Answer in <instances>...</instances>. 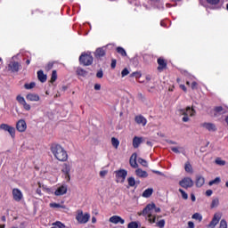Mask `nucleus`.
I'll list each match as a JSON object with an SVG mask.
<instances>
[{
	"instance_id": "obj_1",
	"label": "nucleus",
	"mask_w": 228,
	"mask_h": 228,
	"mask_svg": "<svg viewBox=\"0 0 228 228\" xmlns=\"http://www.w3.org/2000/svg\"><path fill=\"white\" fill-rule=\"evenodd\" d=\"M156 213H161V208L156 207V204L151 203L146 206L142 210V216H146V220L150 224H156L157 227L164 228L165 227V219L156 222L157 219L160 216H157Z\"/></svg>"
},
{
	"instance_id": "obj_2",
	"label": "nucleus",
	"mask_w": 228,
	"mask_h": 228,
	"mask_svg": "<svg viewBox=\"0 0 228 228\" xmlns=\"http://www.w3.org/2000/svg\"><path fill=\"white\" fill-rule=\"evenodd\" d=\"M51 152L53 154L54 158L58 159V161H67V159H69L67 151L60 144H52Z\"/></svg>"
},
{
	"instance_id": "obj_3",
	"label": "nucleus",
	"mask_w": 228,
	"mask_h": 228,
	"mask_svg": "<svg viewBox=\"0 0 228 228\" xmlns=\"http://www.w3.org/2000/svg\"><path fill=\"white\" fill-rule=\"evenodd\" d=\"M179 115H183V122H190V117H195V109L187 107L186 109H180L178 110Z\"/></svg>"
},
{
	"instance_id": "obj_4",
	"label": "nucleus",
	"mask_w": 228,
	"mask_h": 228,
	"mask_svg": "<svg viewBox=\"0 0 228 228\" xmlns=\"http://www.w3.org/2000/svg\"><path fill=\"white\" fill-rule=\"evenodd\" d=\"M79 61L82 65L88 67L94 63V57L90 53H82L79 57Z\"/></svg>"
},
{
	"instance_id": "obj_5",
	"label": "nucleus",
	"mask_w": 228,
	"mask_h": 228,
	"mask_svg": "<svg viewBox=\"0 0 228 228\" xmlns=\"http://www.w3.org/2000/svg\"><path fill=\"white\" fill-rule=\"evenodd\" d=\"M76 220L78 222V224H87V222L90 220V214H84L83 210H78L76 216Z\"/></svg>"
},
{
	"instance_id": "obj_6",
	"label": "nucleus",
	"mask_w": 228,
	"mask_h": 228,
	"mask_svg": "<svg viewBox=\"0 0 228 228\" xmlns=\"http://www.w3.org/2000/svg\"><path fill=\"white\" fill-rule=\"evenodd\" d=\"M194 182L191 177H184L179 182V185L185 190L193 188Z\"/></svg>"
},
{
	"instance_id": "obj_7",
	"label": "nucleus",
	"mask_w": 228,
	"mask_h": 228,
	"mask_svg": "<svg viewBox=\"0 0 228 228\" xmlns=\"http://www.w3.org/2000/svg\"><path fill=\"white\" fill-rule=\"evenodd\" d=\"M16 101H18L19 104L22 106L25 111H29L31 110V105L26 102V99L23 96L18 95Z\"/></svg>"
},
{
	"instance_id": "obj_8",
	"label": "nucleus",
	"mask_w": 228,
	"mask_h": 228,
	"mask_svg": "<svg viewBox=\"0 0 228 228\" xmlns=\"http://www.w3.org/2000/svg\"><path fill=\"white\" fill-rule=\"evenodd\" d=\"M0 129H2V131H7V133H9L12 138H15V127L8 124H1Z\"/></svg>"
},
{
	"instance_id": "obj_9",
	"label": "nucleus",
	"mask_w": 228,
	"mask_h": 228,
	"mask_svg": "<svg viewBox=\"0 0 228 228\" xmlns=\"http://www.w3.org/2000/svg\"><path fill=\"white\" fill-rule=\"evenodd\" d=\"M12 198L15 202H20L24 199V194H22L20 189L14 188L12 189Z\"/></svg>"
},
{
	"instance_id": "obj_10",
	"label": "nucleus",
	"mask_w": 228,
	"mask_h": 228,
	"mask_svg": "<svg viewBox=\"0 0 228 228\" xmlns=\"http://www.w3.org/2000/svg\"><path fill=\"white\" fill-rule=\"evenodd\" d=\"M126 177H127V171L124 169L116 171L117 183H124V181H126Z\"/></svg>"
},
{
	"instance_id": "obj_11",
	"label": "nucleus",
	"mask_w": 228,
	"mask_h": 228,
	"mask_svg": "<svg viewBox=\"0 0 228 228\" xmlns=\"http://www.w3.org/2000/svg\"><path fill=\"white\" fill-rule=\"evenodd\" d=\"M16 129L19 131V133H24L26 129H28V125L26 124V121L24 119H20L16 123Z\"/></svg>"
},
{
	"instance_id": "obj_12",
	"label": "nucleus",
	"mask_w": 228,
	"mask_h": 228,
	"mask_svg": "<svg viewBox=\"0 0 228 228\" xmlns=\"http://www.w3.org/2000/svg\"><path fill=\"white\" fill-rule=\"evenodd\" d=\"M109 222L116 225L117 224H120L121 225H124L126 224V221L122 217H120V216H112L111 217H110Z\"/></svg>"
},
{
	"instance_id": "obj_13",
	"label": "nucleus",
	"mask_w": 228,
	"mask_h": 228,
	"mask_svg": "<svg viewBox=\"0 0 228 228\" xmlns=\"http://www.w3.org/2000/svg\"><path fill=\"white\" fill-rule=\"evenodd\" d=\"M220 218H222L221 214H215L212 221L209 223L208 227L215 228L216 225H218V222H220Z\"/></svg>"
},
{
	"instance_id": "obj_14",
	"label": "nucleus",
	"mask_w": 228,
	"mask_h": 228,
	"mask_svg": "<svg viewBox=\"0 0 228 228\" xmlns=\"http://www.w3.org/2000/svg\"><path fill=\"white\" fill-rule=\"evenodd\" d=\"M19 69H20V64L17 61H11L8 65V70L11 72H19Z\"/></svg>"
},
{
	"instance_id": "obj_15",
	"label": "nucleus",
	"mask_w": 228,
	"mask_h": 228,
	"mask_svg": "<svg viewBox=\"0 0 228 228\" xmlns=\"http://www.w3.org/2000/svg\"><path fill=\"white\" fill-rule=\"evenodd\" d=\"M26 99L30 102H38V101H40V96L37 94H28L26 95Z\"/></svg>"
},
{
	"instance_id": "obj_16",
	"label": "nucleus",
	"mask_w": 228,
	"mask_h": 228,
	"mask_svg": "<svg viewBox=\"0 0 228 228\" xmlns=\"http://www.w3.org/2000/svg\"><path fill=\"white\" fill-rule=\"evenodd\" d=\"M205 183H206V178H204V176H202V175L196 176L195 184H196L197 188H202V186H204Z\"/></svg>"
},
{
	"instance_id": "obj_17",
	"label": "nucleus",
	"mask_w": 228,
	"mask_h": 228,
	"mask_svg": "<svg viewBox=\"0 0 228 228\" xmlns=\"http://www.w3.org/2000/svg\"><path fill=\"white\" fill-rule=\"evenodd\" d=\"M65 193H67V185H61L54 191V195L57 197H60V195H65Z\"/></svg>"
},
{
	"instance_id": "obj_18",
	"label": "nucleus",
	"mask_w": 228,
	"mask_h": 228,
	"mask_svg": "<svg viewBox=\"0 0 228 228\" xmlns=\"http://www.w3.org/2000/svg\"><path fill=\"white\" fill-rule=\"evenodd\" d=\"M200 126L208 131H216V126L213 123H201Z\"/></svg>"
},
{
	"instance_id": "obj_19",
	"label": "nucleus",
	"mask_w": 228,
	"mask_h": 228,
	"mask_svg": "<svg viewBox=\"0 0 228 228\" xmlns=\"http://www.w3.org/2000/svg\"><path fill=\"white\" fill-rule=\"evenodd\" d=\"M136 158H137L136 153H133L132 156L130 157L129 163L133 168H138V163L136 162Z\"/></svg>"
},
{
	"instance_id": "obj_20",
	"label": "nucleus",
	"mask_w": 228,
	"mask_h": 228,
	"mask_svg": "<svg viewBox=\"0 0 228 228\" xmlns=\"http://www.w3.org/2000/svg\"><path fill=\"white\" fill-rule=\"evenodd\" d=\"M135 175L142 179H145V177H149V174L146 171L142 170V168H138L135 170Z\"/></svg>"
},
{
	"instance_id": "obj_21",
	"label": "nucleus",
	"mask_w": 228,
	"mask_h": 228,
	"mask_svg": "<svg viewBox=\"0 0 228 228\" xmlns=\"http://www.w3.org/2000/svg\"><path fill=\"white\" fill-rule=\"evenodd\" d=\"M94 55L96 58H102V56L106 55V48L102 47V48L96 49Z\"/></svg>"
},
{
	"instance_id": "obj_22",
	"label": "nucleus",
	"mask_w": 228,
	"mask_h": 228,
	"mask_svg": "<svg viewBox=\"0 0 228 228\" xmlns=\"http://www.w3.org/2000/svg\"><path fill=\"white\" fill-rule=\"evenodd\" d=\"M158 63H159L158 70L159 72H162L164 69H167V61H165V60H163L162 58L158 59Z\"/></svg>"
},
{
	"instance_id": "obj_23",
	"label": "nucleus",
	"mask_w": 228,
	"mask_h": 228,
	"mask_svg": "<svg viewBox=\"0 0 228 228\" xmlns=\"http://www.w3.org/2000/svg\"><path fill=\"white\" fill-rule=\"evenodd\" d=\"M135 122H136V124H139V126H146L147 125V119L143 116H136Z\"/></svg>"
},
{
	"instance_id": "obj_24",
	"label": "nucleus",
	"mask_w": 228,
	"mask_h": 228,
	"mask_svg": "<svg viewBox=\"0 0 228 228\" xmlns=\"http://www.w3.org/2000/svg\"><path fill=\"white\" fill-rule=\"evenodd\" d=\"M37 77L41 83H45L47 81V75L44 74L43 70L37 71Z\"/></svg>"
},
{
	"instance_id": "obj_25",
	"label": "nucleus",
	"mask_w": 228,
	"mask_h": 228,
	"mask_svg": "<svg viewBox=\"0 0 228 228\" xmlns=\"http://www.w3.org/2000/svg\"><path fill=\"white\" fill-rule=\"evenodd\" d=\"M140 143H142V137L134 136L133 139V147L134 149H138V147H140Z\"/></svg>"
},
{
	"instance_id": "obj_26",
	"label": "nucleus",
	"mask_w": 228,
	"mask_h": 228,
	"mask_svg": "<svg viewBox=\"0 0 228 228\" xmlns=\"http://www.w3.org/2000/svg\"><path fill=\"white\" fill-rule=\"evenodd\" d=\"M152 193H154V189L153 188L146 189L142 192V197H144V199H149V197H151V195H152Z\"/></svg>"
},
{
	"instance_id": "obj_27",
	"label": "nucleus",
	"mask_w": 228,
	"mask_h": 228,
	"mask_svg": "<svg viewBox=\"0 0 228 228\" xmlns=\"http://www.w3.org/2000/svg\"><path fill=\"white\" fill-rule=\"evenodd\" d=\"M215 163L216 165H218V167H225V165H227V162L222 159V158H216Z\"/></svg>"
},
{
	"instance_id": "obj_28",
	"label": "nucleus",
	"mask_w": 228,
	"mask_h": 228,
	"mask_svg": "<svg viewBox=\"0 0 228 228\" xmlns=\"http://www.w3.org/2000/svg\"><path fill=\"white\" fill-rule=\"evenodd\" d=\"M184 170L185 172H187V174H193V167H191V164H190V162L185 163Z\"/></svg>"
},
{
	"instance_id": "obj_29",
	"label": "nucleus",
	"mask_w": 228,
	"mask_h": 228,
	"mask_svg": "<svg viewBox=\"0 0 228 228\" xmlns=\"http://www.w3.org/2000/svg\"><path fill=\"white\" fill-rule=\"evenodd\" d=\"M214 111H215V113H216V114L219 113L220 115H222L224 113H227V110L225 109H224L222 106L216 107L214 109Z\"/></svg>"
},
{
	"instance_id": "obj_30",
	"label": "nucleus",
	"mask_w": 228,
	"mask_h": 228,
	"mask_svg": "<svg viewBox=\"0 0 228 228\" xmlns=\"http://www.w3.org/2000/svg\"><path fill=\"white\" fill-rule=\"evenodd\" d=\"M220 205V200L218 198H214L212 200V203L210 205V208H218V206Z\"/></svg>"
},
{
	"instance_id": "obj_31",
	"label": "nucleus",
	"mask_w": 228,
	"mask_h": 228,
	"mask_svg": "<svg viewBox=\"0 0 228 228\" xmlns=\"http://www.w3.org/2000/svg\"><path fill=\"white\" fill-rule=\"evenodd\" d=\"M111 143L116 149H118V146L120 145V142L115 137L111 138Z\"/></svg>"
},
{
	"instance_id": "obj_32",
	"label": "nucleus",
	"mask_w": 228,
	"mask_h": 228,
	"mask_svg": "<svg viewBox=\"0 0 228 228\" xmlns=\"http://www.w3.org/2000/svg\"><path fill=\"white\" fill-rule=\"evenodd\" d=\"M191 218L193 220H198V222H202V215H200V213L193 214Z\"/></svg>"
},
{
	"instance_id": "obj_33",
	"label": "nucleus",
	"mask_w": 228,
	"mask_h": 228,
	"mask_svg": "<svg viewBox=\"0 0 228 228\" xmlns=\"http://www.w3.org/2000/svg\"><path fill=\"white\" fill-rule=\"evenodd\" d=\"M117 53H118V54H121V56H127V53H126V50L122 47H118Z\"/></svg>"
},
{
	"instance_id": "obj_34",
	"label": "nucleus",
	"mask_w": 228,
	"mask_h": 228,
	"mask_svg": "<svg viewBox=\"0 0 228 228\" xmlns=\"http://www.w3.org/2000/svg\"><path fill=\"white\" fill-rule=\"evenodd\" d=\"M51 228H65V224H63L61 222H56Z\"/></svg>"
},
{
	"instance_id": "obj_35",
	"label": "nucleus",
	"mask_w": 228,
	"mask_h": 228,
	"mask_svg": "<svg viewBox=\"0 0 228 228\" xmlns=\"http://www.w3.org/2000/svg\"><path fill=\"white\" fill-rule=\"evenodd\" d=\"M127 182H128V186H134V184H136V180H134V177H129L127 178Z\"/></svg>"
},
{
	"instance_id": "obj_36",
	"label": "nucleus",
	"mask_w": 228,
	"mask_h": 228,
	"mask_svg": "<svg viewBox=\"0 0 228 228\" xmlns=\"http://www.w3.org/2000/svg\"><path fill=\"white\" fill-rule=\"evenodd\" d=\"M56 79H58V74L56 73V70H53L52 72V77H51V83H54V81H56Z\"/></svg>"
},
{
	"instance_id": "obj_37",
	"label": "nucleus",
	"mask_w": 228,
	"mask_h": 228,
	"mask_svg": "<svg viewBox=\"0 0 228 228\" xmlns=\"http://www.w3.org/2000/svg\"><path fill=\"white\" fill-rule=\"evenodd\" d=\"M77 74L78 76H82L83 77H85V76H86V71H85V69H81V68H78L77 69Z\"/></svg>"
},
{
	"instance_id": "obj_38",
	"label": "nucleus",
	"mask_w": 228,
	"mask_h": 228,
	"mask_svg": "<svg viewBox=\"0 0 228 228\" xmlns=\"http://www.w3.org/2000/svg\"><path fill=\"white\" fill-rule=\"evenodd\" d=\"M220 181H221L220 177H216V179L210 181L208 184L209 186H213V184H220Z\"/></svg>"
},
{
	"instance_id": "obj_39",
	"label": "nucleus",
	"mask_w": 228,
	"mask_h": 228,
	"mask_svg": "<svg viewBox=\"0 0 228 228\" xmlns=\"http://www.w3.org/2000/svg\"><path fill=\"white\" fill-rule=\"evenodd\" d=\"M179 191L182 195V199L188 200V193H186V191H184L183 189H179Z\"/></svg>"
},
{
	"instance_id": "obj_40",
	"label": "nucleus",
	"mask_w": 228,
	"mask_h": 228,
	"mask_svg": "<svg viewBox=\"0 0 228 228\" xmlns=\"http://www.w3.org/2000/svg\"><path fill=\"white\" fill-rule=\"evenodd\" d=\"M35 86H36L35 82H31L29 84H25V88L27 90H31L32 88H35Z\"/></svg>"
},
{
	"instance_id": "obj_41",
	"label": "nucleus",
	"mask_w": 228,
	"mask_h": 228,
	"mask_svg": "<svg viewBox=\"0 0 228 228\" xmlns=\"http://www.w3.org/2000/svg\"><path fill=\"white\" fill-rule=\"evenodd\" d=\"M219 228H227V221H225L224 219H222L220 221Z\"/></svg>"
},
{
	"instance_id": "obj_42",
	"label": "nucleus",
	"mask_w": 228,
	"mask_h": 228,
	"mask_svg": "<svg viewBox=\"0 0 228 228\" xmlns=\"http://www.w3.org/2000/svg\"><path fill=\"white\" fill-rule=\"evenodd\" d=\"M138 163H140V165H142V167H148L147 160L143 159H138Z\"/></svg>"
},
{
	"instance_id": "obj_43",
	"label": "nucleus",
	"mask_w": 228,
	"mask_h": 228,
	"mask_svg": "<svg viewBox=\"0 0 228 228\" xmlns=\"http://www.w3.org/2000/svg\"><path fill=\"white\" fill-rule=\"evenodd\" d=\"M38 186H39V188L38 189H37V195H42V190H41V188H44L45 190V187H44V185H42V183H38Z\"/></svg>"
},
{
	"instance_id": "obj_44",
	"label": "nucleus",
	"mask_w": 228,
	"mask_h": 228,
	"mask_svg": "<svg viewBox=\"0 0 228 228\" xmlns=\"http://www.w3.org/2000/svg\"><path fill=\"white\" fill-rule=\"evenodd\" d=\"M181 147H171V151L173 152H175V154H180L181 151H180Z\"/></svg>"
},
{
	"instance_id": "obj_45",
	"label": "nucleus",
	"mask_w": 228,
	"mask_h": 228,
	"mask_svg": "<svg viewBox=\"0 0 228 228\" xmlns=\"http://www.w3.org/2000/svg\"><path fill=\"white\" fill-rule=\"evenodd\" d=\"M129 74V69H124L121 72L122 77H126Z\"/></svg>"
},
{
	"instance_id": "obj_46",
	"label": "nucleus",
	"mask_w": 228,
	"mask_h": 228,
	"mask_svg": "<svg viewBox=\"0 0 228 228\" xmlns=\"http://www.w3.org/2000/svg\"><path fill=\"white\" fill-rule=\"evenodd\" d=\"M207 3L209 4H218L220 3V0H207Z\"/></svg>"
},
{
	"instance_id": "obj_47",
	"label": "nucleus",
	"mask_w": 228,
	"mask_h": 228,
	"mask_svg": "<svg viewBox=\"0 0 228 228\" xmlns=\"http://www.w3.org/2000/svg\"><path fill=\"white\" fill-rule=\"evenodd\" d=\"M128 228H138V224H136L135 222H132L128 224Z\"/></svg>"
},
{
	"instance_id": "obj_48",
	"label": "nucleus",
	"mask_w": 228,
	"mask_h": 228,
	"mask_svg": "<svg viewBox=\"0 0 228 228\" xmlns=\"http://www.w3.org/2000/svg\"><path fill=\"white\" fill-rule=\"evenodd\" d=\"M108 175V170L100 171V177H106Z\"/></svg>"
},
{
	"instance_id": "obj_49",
	"label": "nucleus",
	"mask_w": 228,
	"mask_h": 228,
	"mask_svg": "<svg viewBox=\"0 0 228 228\" xmlns=\"http://www.w3.org/2000/svg\"><path fill=\"white\" fill-rule=\"evenodd\" d=\"M53 65H54L53 62H49V63L46 65V67H45L46 70H51V69H53Z\"/></svg>"
},
{
	"instance_id": "obj_50",
	"label": "nucleus",
	"mask_w": 228,
	"mask_h": 228,
	"mask_svg": "<svg viewBox=\"0 0 228 228\" xmlns=\"http://www.w3.org/2000/svg\"><path fill=\"white\" fill-rule=\"evenodd\" d=\"M197 86H199V84H197V82H192L191 85V88L192 90H197Z\"/></svg>"
},
{
	"instance_id": "obj_51",
	"label": "nucleus",
	"mask_w": 228,
	"mask_h": 228,
	"mask_svg": "<svg viewBox=\"0 0 228 228\" xmlns=\"http://www.w3.org/2000/svg\"><path fill=\"white\" fill-rule=\"evenodd\" d=\"M50 208H63V207L58 203H51Z\"/></svg>"
},
{
	"instance_id": "obj_52",
	"label": "nucleus",
	"mask_w": 228,
	"mask_h": 228,
	"mask_svg": "<svg viewBox=\"0 0 228 228\" xmlns=\"http://www.w3.org/2000/svg\"><path fill=\"white\" fill-rule=\"evenodd\" d=\"M102 76H104L102 70H99L96 74V77H99V79L102 78Z\"/></svg>"
},
{
	"instance_id": "obj_53",
	"label": "nucleus",
	"mask_w": 228,
	"mask_h": 228,
	"mask_svg": "<svg viewBox=\"0 0 228 228\" xmlns=\"http://www.w3.org/2000/svg\"><path fill=\"white\" fill-rule=\"evenodd\" d=\"M117 67V60L113 59L111 61V69H115Z\"/></svg>"
},
{
	"instance_id": "obj_54",
	"label": "nucleus",
	"mask_w": 228,
	"mask_h": 228,
	"mask_svg": "<svg viewBox=\"0 0 228 228\" xmlns=\"http://www.w3.org/2000/svg\"><path fill=\"white\" fill-rule=\"evenodd\" d=\"M188 228H195V224H193V222L190 221L188 223Z\"/></svg>"
},
{
	"instance_id": "obj_55",
	"label": "nucleus",
	"mask_w": 228,
	"mask_h": 228,
	"mask_svg": "<svg viewBox=\"0 0 228 228\" xmlns=\"http://www.w3.org/2000/svg\"><path fill=\"white\" fill-rule=\"evenodd\" d=\"M206 195H207L208 197H211V195H213V191L208 190V191H206Z\"/></svg>"
},
{
	"instance_id": "obj_56",
	"label": "nucleus",
	"mask_w": 228,
	"mask_h": 228,
	"mask_svg": "<svg viewBox=\"0 0 228 228\" xmlns=\"http://www.w3.org/2000/svg\"><path fill=\"white\" fill-rule=\"evenodd\" d=\"M132 76H135V77H142V74H140L139 72H134Z\"/></svg>"
},
{
	"instance_id": "obj_57",
	"label": "nucleus",
	"mask_w": 228,
	"mask_h": 228,
	"mask_svg": "<svg viewBox=\"0 0 228 228\" xmlns=\"http://www.w3.org/2000/svg\"><path fill=\"white\" fill-rule=\"evenodd\" d=\"M153 174H157L158 175H164L162 172L152 170Z\"/></svg>"
},
{
	"instance_id": "obj_58",
	"label": "nucleus",
	"mask_w": 228,
	"mask_h": 228,
	"mask_svg": "<svg viewBox=\"0 0 228 228\" xmlns=\"http://www.w3.org/2000/svg\"><path fill=\"white\" fill-rule=\"evenodd\" d=\"M65 172H66V175H68V177L69 178L70 175H69V173L70 172V168L66 167Z\"/></svg>"
},
{
	"instance_id": "obj_59",
	"label": "nucleus",
	"mask_w": 228,
	"mask_h": 228,
	"mask_svg": "<svg viewBox=\"0 0 228 228\" xmlns=\"http://www.w3.org/2000/svg\"><path fill=\"white\" fill-rule=\"evenodd\" d=\"M94 90H101V85L96 84V85L94 86Z\"/></svg>"
},
{
	"instance_id": "obj_60",
	"label": "nucleus",
	"mask_w": 228,
	"mask_h": 228,
	"mask_svg": "<svg viewBox=\"0 0 228 228\" xmlns=\"http://www.w3.org/2000/svg\"><path fill=\"white\" fill-rule=\"evenodd\" d=\"M191 199L192 202H195V200H196L195 194H191Z\"/></svg>"
},
{
	"instance_id": "obj_61",
	"label": "nucleus",
	"mask_w": 228,
	"mask_h": 228,
	"mask_svg": "<svg viewBox=\"0 0 228 228\" xmlns=\"http://www.w3.org/2000/svg\"><path fill=\"white\" fill-rule=\"evenodd\" d=\"M180 88H182V90H183V92H186V86L184 85H181Z\"/></svg>"
},
{
	"instance_id": "obj_62",
	"label": "nucleus",
	"mask_w": 228,
	"mask_h": 228,
	"mask_svg": "<svg viewBox=\"0 0 228 228\" xmlns=\"http://www.w3.org/2000/svg\"><path fill=\"white\" fill-rule=\"evenodd\" d=\"M97 222V218L95 216L92 217V224H95Z\"/></svg>"
},
{
	"instance_id": "obj_63",
	"label": "nucleus",
	"mask_w": 228,
	"mask_h": 228,
	"mask_svg": "<svg viewBox=\"0 0 228 228\" xmlns=\"http://www.w3.org/2000/svg\"><path fill=\"white\" fill-rule=\"evenodd\" d=\"M147 145H149L150 147H152V142L151 141H148L147 142Z\"/></svg>"
},
{
	"instance_id": "obj_64",
	"label": "nucleus",
	"mask_w": 228,
	"mask_h": 228,
	"mask_svg": "<svg viewBox=\"0 0 228 228\" xmlns=\"http://www.w3.org/2000/svg\"><path fill=\"white\" fill-rule=\"evenodd\" d=\"M5 225L4 224H0V228H4Z\"/></svg>"
}]
</instances>
